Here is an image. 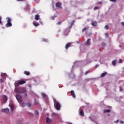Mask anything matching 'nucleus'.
I'll return each mask as SVG.
<instances>
[{
  "mask_svg": "<svg viewBox=\"0 0 124 124\" xmlns=\"http://www.w3.org/2000/svg\"><path fill=\"white\" fill-rule=\"evenodd\" d=\"M16 98L17 100L19 103L22 104V107H26V103L24 102H22V96L19 94H17L16 95Z\"/></svg>",
  "mask_w": 124,
  "mask_h": 124,
  "instance_id": "obj_1",
  "label": "nucleus"
},
{
  "mask_svg": "<svg viewBox=\"0 0 124 124\" xmlns=\"http://www.w3.org/2000/svg\"><path fill=\"white\" fill-rule=\"evenodd\" d=\"M15 93H26V90L24 88H21L20 89H18L16 88L15 90Z\"/></svg>",
  "mask_w": 124,
  "mask_h": 124,
  "instance_id": "obj_2",
  "label": "nucleus"
},
{
  "mask_svg": "<svg viewBox=\"0 0 124 124\" xmlns=\"http://www.w3.org/2000/svg\"><path fill=\"white\" fill-rule=\"evenodd\" d=\"M26 82L25 80H18L17 81H16L15 83H14V85H15L16 87H17L19 86V85H23L24 84H26Z\"/></svg>",
  "mask_w": 124,
  "mask_h": 124,
  "instance_id": "obj_3",
  "label": "nucleus"
},
{
  "mask_svg": "<svg viewBox=\"0 0 124 124\" xmlns=\"http://www.w3.org/2000/svg\"><path fill=\"white\" fill-rule=\"evenodd\" d=\"M54 107L57 110H60L61 109V104L59 102L55 101H54Z\"/></svg>",
  "mask_w": 124,
  "mask_h": 124,
  "instance_id": "obj_4",
  "label": "nucleus"
},
{
  "mask_svg": "<svg viewBox=\"0 0 124 124\" xmlns=\"http://www.w3.org/2000/svg\"><path fill=\"white\" fill-rule=\"evenodd\" d=\"M7 20V24H6V27H11L12 26V23H11V20L10 18L9 17H7L6 18Z\"/></svg>",
  "mask_w": 124,
  "mask_h": 124,
  "instance_id": "obj_5",
  "label": "nucleus"
},
{
  "mask_svg": "<svg viewBox=\"0 0 124 124\" xmlns=\"http://www.w3.org/2000/svg\"><path fill=\"white\" fill-rule=\"evenodd\" d=\"M56 7H58V8H59V9H62V3L60 2L56 3Z\"/></svg>",
  "mask_w": 124,
  "mask_h": 124,
  "instance_id": "obj_6",
  "label": "nucleus"
},
{
  "mask_svg": "<svg viewBox=\"0 0 124 124\" xmlns=\"http://www.w3.org/2000/svg\"><path fill=\"white\" fill-rule=\"evenodd\" d=\"M2 112L8 114L9 112V109L8 108H3L1 110Z\"/></svg>",
  "mask_w": 124,
  "mask_h": 124,
  "instance_id": "obj_7",
  "label": "nucleus"
},
{
  "mask_svg": "<svg viewBox=\"0 0 124 124\" xmlns=\"http://www.w3.org/2000/svg\"><path fill=\"white\" fill-rule=\"evenodd\" d=\"M52 121H53L52 120L49 119V118H46V123L48 124H50L52 122Z\"/></svg>",
  "mask_w": 124,
  "mask_h": 124,
  "instance_id": "obj_8",
  "label": "nucleus"
},
{
  "mask_svg": "<svg viewBox=\"0 0 124 124\" xmlns=\"http://www.w3.org/2000/svg\"><path fill=\"white\" fill-rule=\"evenodd\" d=\"M71 46V43H68V44H66L65 48L66 49L69 48V47Z\"/></svg>",
  "mask_w": 124,
  "mask_h": 124,
  "instance_id": "obj_9",
  "label": "nucleus"
},
{
  "mask_svg": "<svg viewBox=\"0 0 124 124\" xmlns=\"http://www.w3.org/2000/svg\"><path fill=\"white\" fill-rule=\"evenodd\" d=\"M71 95H72L73 98H76L75 93H74V91L73 90L71 91Z\"/></svg>",
  "mask_w": 124,
  "mask_h": 124,
  "instance_id": "obj_10",
  "label": "nucleus"
},
{
  "mask_svg": "<svg viewBox=\"0 0 124 124\" xmlns=\"http://www.w3.org/2000/svg\"><path fill=\"white\" fill-rule=\"evenodd\" d=\"M90 41V39H89L87 41H86V42L85 43L86 46H89L90 45V44L89 43Z\"/></svg>",
  "mask_w": 124,
  "mask_h": 124,
  "instance_id": "obj_11",
  "label": "nucleus"
},
{
  "mask_svg": "<svg viewBox=\"0 0 124 124\" xmlns=\"http://www.w3.org/2000/svg\"><path fill=\"white\" fill-rule=\"evenodd\" d=\"M107 74H108L107 72H105L104 73L101 74V78L105 77L106 75H107Z\"/></svg>",
  "mask_w": 124,
  "mask_h": 124,
  "instance_id": "obj_12",
  "label": "nucleus"
},
{
  "mask_svg": "<svg viewBox=\"0 0 124 124\" xmlns=\"http://www.w3.org/2000/svg\"><path fill=\"white\" fill-rule=\"evenodd\" d=\"M117 61L116 60H113L112 62H111V64L113 66H116V65Z\"/></svg>",
  "mask_w": 124,
  "mask_h": 124,
  "instance_id": "obj_13",
  "label": "nucleus"
},
{
  "mask_svg": "<svg viewBox=\"0 0 124 124\" xmlns=\"http://www.w3.org/2000/svg\"><path fill=\"white\" fill-rule=\"evenodd\" d=\"M25 11H28V10H30V5H27L26 8L24 9Z\"/></svg>",
  "mask_w": 124,
  "mask_h": 124,
  "instance_id": "obj_14",
  "label": "nucleus"
},
{
  "mask_svg": "<svg viewBox=\"0 0 124 124\" xmlns=\"http://www.w3.org/2000/svg\"><path fill=\"white\" fill-rule=\"evenodd\" d=\"M3 97H4V103H5L8 100V98L6 97V95H3Z\"/></svg>",
  "mask_w": 124,
  "mask_h": 124,
  "instance_id": "obj_15",
  "label": "nucleus"
},
{
  "mask_svg": "<svg viewBox=\"0 0 124 124\" xmlns=\"http://www.w3.org/2000/svg\"><path fill=\"white\" fill-rule=\"evenodd\" d=\"M79 114L81 116L84 117V112L83 111V110H81Z\"/></svg>",
  "mask_w": 124,
  "mask_h": 124,
  "instance_id": "obj_16",
  "label": "nucleus"
},
{
  "mask_svg": "<svg viewBox=\"0 0 124 124\" xmlns=\"http://www.w3.org/2000/svg\"><path fill=\"white\" fill-rule=\"evenodd\" d=\"M91 25L94 27H96L97 26V22H93L92 23H91Z\"/></svg>",
  "mask_w": 124,
  "mask_h": 124,
  "instance_id": "obj_17",
  "label": "nucleus"
},
{
  "mask_svg": "<svg viewBox=\"0 0 124 124\" xmlns=\"http://www.w3.org/2000/svg\"><path fill=\"white\" fill-rule=\"evenodd\" d=\"M88 30H89L88 28H84L83 30H82V32L87 31Z\"/></svg>",
  "mask_w": 124,
  "mask_h": 124,
  "instance_id": "obj_18",
  "label": "nucleus"
},
{
  "mask_svg": "<svg viewBox=\"0 0 124 124\" xmlns=\"http://www.w3.org/2000/svg\"><path fill=\"white\" fill-rule=\"evenodd\" d=\"M75 22V21L74 20H73V21H72V22H71V24H70V26H69V28H71V27H72V26L74 25Z\"/></svg>",
  "mask_w": 124,
  "mask_h": 124,
  "instance_id": "obj_19",
  "label": "nucleus"
},
{
  "mask_svg": "<svg viewBox=\"0 0 124 124\" xmlns=\"http://www.w3.org/2000/svg\"><path fill=\"white\" fill-rule=\"evenodd\" d=\"M33 25L35 27H38L39 25H40V24L39 23H35V22H34L33 23Z\"/></svg>",
  "mask_w": 124,
  "mask_h": 124,
  "instance_id": "obj_20",
  "label": "nucleus"
},
{
  "mask_svg": "<svg viewBox=\"0 0 124 124\" xmlns=\"http://www.w3.org/2000/svg\"><path fill=\"white\" fill-rule=\"evenodd\" d=\"M104 113H109L110 112V109H104Z\"/></svg>",
  "mask_w": 124,
  "mask_h": 124,
  "instance_id": "obj_21",
  "label": "nucleus"
},
{
  "mask_svg": "<svg viewBox=\"0 0 124 124\" xmlns=\"http://www.w3.org/2000/svg\"><path fill=\"white\" fill-rule=\"evenodd\" d=\"M41 95H42L43 98H46L47 97L46 94H45V93H42L41 94Z\"/></svg>",
  "mask_w": 124,
  "mask_h": 124,
  "instance_id": "obj_22",
  "label": "nucleus"
},
{
  "mask_svg": "<svg viewBox=\"0 0 124 124\" xmlns=\"http://www.w3.org/2000/svg\"><path fill=\"white\" fill-rule=\"evenodd\" d=\"M10 108H11L12 111H13L14 109L15 108V107L13 105H11V106H10Z\"/></svg>",
  "mask_w": 124,
  "mask_h": 124,
  "instance_id": "obj_23",
  "label": "nucleus"
},
{
  "mask_svg": "<svg viewBox=\"0 0 124 124\" xmlns=\"http://www.w3.org/2000/svg\"><path fill=\"white\" fill-rule=\"evenodd\" d=\"M64 33L66 36H67L68 35L69 33H68L67 30H65Z\"/></svg>",
  "mask_w": 124,
  "mask_h": 124,
  "instance_id": "obj_24",
  "label": "nucleus"
},
{
  "mask_svg": "<svg viewBox=\"0 0 124 124\" xmlns=\"http://www.w3.org/2000/svg\"><path fill=\"white\" fill-rule=\"evenodd\" d=\"M24 74L26 75L27 76L30 75V72L28 71H25Z\"/></svg>",
  "mask_w": 124,
  "mask_h": 124,
  "instance_id": "obj_25",
  "label": "nucleus"
},
{
  "mask_svg": "<svg viewBox=\"0 0 124 124\" xmlns=\"http://www.w3.org/2000/svg\"><path fill=\"white\" fill-rule=\"evenodd\" d=\"M39 18H40L39 16H36L34 18V19H35V20H39Z\"/></svg>",
  "mask_w": 124,
  "mask_h": 124,
  "instance_id": "obj_26",
  "label": "nucleus"
},
{
  "mask_svg": "<svg viewBox=\"0 0 124 124\" xmlns=\"http://www.w3.org/2000/svg\"><path fill=\"white\" fill-rule=\"evenodd\" d=\"M104 28L106 29V30H108L109 29V27L108 25L105 26Z\"/></svg>",
  "mask_w": 124,
  "mask_h": 124,
  "instance_id": "obj_27",
  "label": "nucleus"
},
{
  "mask_svg": "<svg viewBox=\"0 0 124 124\" xmlns=\"http://www.w3.org/2000/svg\"><path fill=\"white\" fill-rule=\"evenodd\" d=\"M38 104V102L37 100H34V105H37Z\"/></svg>",
  "mask_w": 124,
  "mask_h": 124,
  "instance_id": "obj_28",
  "label": "nucleus"
},
{
  "mask_svg": "<svg viewBox=\"0 0 124 124\" xmlns=\"http://www.w3.org/2000/svg\"><path fill=\"white\" fill-rule=\"evenodd\" d=\"M27 106L28 107H29V108H30V107H31V103H27Z\"/></svg>",
  "mask_w": 124,
  "mask_h": 124,
  "instance_id": "obj_29",
  "label": "nucleus"
},
{
  "mask_svg": "<svg viewBox=\"0 0 124 124\" xmlns=\"http://www.w3.org/2000/svg\"><path fill=\"white\" fill-rule=\"evenodd\" d=\"M97 9H99V7L96 6L94 7V10H97Z\"/></svg>",
  "mask_w": 124,
  "mask_h": 124,
  "instance_id": "obj_30",
  "label": "nucleus"
},
{
  "mask_svg": "<svg viewBox=\"0 0 124 124\" xmlns=\"http://www.w3.org/2000/svg\"><path fill=\"white\" fill-rule=\"evenodd\" d=\"M34 113L36 115H38L39 114L38 110H35V111H34Z\"/></svg>",
  "mask_w": 124,
  "mask_h": 124,
  "instance_id": "obj_31",
  "label": "nucleus"
},
{
  "mask_svg": "<svg viewBox=\"0 0 124 124\" xmlns=\"http://www.w3.org/2000/svg\"><path fill=\"white\" fill-rule=\"evenodd\" d=\"M90 73V71H87L85 72V73L84 74V75H87L88 74V73Z\"/></svg>",
  "mask_w": 124,
  "mask_h": 124,
  "instance_id": "obj_32",
  "label": "nucleus"
},
{
  "mask_svg": "<svg viewBox=\"0 0 124 124\" xmlns=\"http://www.w3.org/2000/svg\"><path fill=\"white\" fill-rule=\"evenodd\" d=\"M110 1H112V2H116L117 0H110Z\"/></svg>",
  "mask_w": 124,
  "mask_h": 124,
  "instance_id": "obj_33",
  "label": "nucleus"
},
{
  "mask_svg": "<svg viewBox=\"0 0 124 124\" xmlns=\"http://www.w3.org/2000/svg\"><path fill=\"white\" fill-rule=\"evenodd\" d=\"M120 63H121L122 62H123V60L122 59H119V60L118 61Z\"/></svg>",
  "mask_w": 124,
  "mask_h": 124,
  "instance_id": "obj_34",
  "label": "nucleus"
},
{
  "mask_svg": "<svg viewBox=\"0 0 124 124\" xmlns=\"http://www.w3.org/2000/svg\"><path fill=\"white\" fill-rule=\"evenodd\" d=\"M1 19H2L1 17H0V24H2Z\"/></svg>",
  "mask_w": 124,
  "mask_h": 124,
  "instance_id": "obj_35",
  "label": "nucleus"
},
{
  "mask_svg": "<svg viewBox=\"0 0 124 124\" xmlns=\"http://www.w3.org/2000/svg\"><path fill=\"white\" fill-rule=\"evenodd\" d=\"M105 36H106V37H108V36H109V34L108 33H106Z\"/></svg>",
  "mask_w": 124,
  "mask_h": 124,
  "instance_id": "obj_36",
  "label": "nucleus"
},
{
  "mask_svg": "<svg viewBox=\"0 0 124 124\" xmlns=\"http://www.w3.org/2000/svg\"><path fill=\"white\" fill-rule=\"evenodd\" d=\"M106 46V44H105V43L102 44V46Z\"/></svg>",
  "mask_w": 124,
  "mask_h": 124,
  "instance_id": "obj_37",
  "label": "nucleus"
},
{
  "mask_svg": "<svg viewBox=\"0 0 124 124\" xmlns=\"http://www.w3.org/2000/svg\"><path fill=\"white\" fill-rule=\"evenodd\" d=\"M56 114L55 113H52V116H56Z\"/></svg>",
  "mask_w": 124,
  "mask_h": 124,
  "instance_id": "obj_38",
  "label": "nucleus"
},
{
  "mask_svg": "<svg viewBox=\"0 0 124 124\" xmlns=\"http://www.w3.org/2000/svg\"><path fill=\"white\" fill-rule=\"evenodd\" d=\"M62 22H57V25H61V24L62 23Z\"/></svg>",
  "mask_w": 124,
  "mask_h": 124,
  "instance_id": "obj_39",
  "label": "nucleus"
},
{
  "mask_svg": "<svg viewBox=\"0 0 124 124\" xmlns=\"http://www.w3.org/2000/svg\"><path fill=\"white\" fill-rule=\"evenodd\" d=\"M56 16H52V17H51V19L52 20H54V18H56Z\"/></svg>",
  "mask_w": 124,
  "mask_h": 124,
  "instance_id": "obj_40",
  "label": "nucleus"
},
{
  "mask_svg": "<svg viewBox=\"0 0 124 124\" xmlns=\"http://www.w3.org/2000/svg\"><path fill=\"white\" fill-rule=\"evenodd\" d=\"M121 25L122 26L124 27V22H122Z\"/></svg>",
  "mask_w": 124,
  "mask_h": 124,
  "instance_id": "obj_41",
  "label": "nucleus"
},
{
  "mask_svg": "<svg viewBox=\"0 0 124 124\" xmlns=\"http://www.w3.org/2000/svg\"><path fill=\"white\" fill-rule=\"evenodd\" d=\"M98 4H102V2L100 1L98 3Z\"/></svg>",
  "mask_w": 124,
  "mask_h": 124,
  "instance_id": "obj_42",
  "label": "nucleus"
},
{
  "mask_svg": "<svg viewBox=\"0 0 124 124\" xmlns=\"http://www.w3.org/2000/svg\"><path fill=\"white\" fill-rule=\"evenodd\" d=\"M120 91H123V88L120 87Z\"/></svg>",
  "mask_w": 124,
  "mask_h": 124,
  "instance_id": "obj_43",
  "label": "nucleus"
},
{
  "mask_svg": "<svg viewBox=\"0 0 124 124\" xmlns=\"http://www.w3.org/2000/svg\"><path fill=\"white\" fill-rule=\"evenodd\" d=\"M0 83H2V79H0Z\"/></svg>",
  "mask_w": 124,
  "mask_h": 124,
  "instance_id": "obj_44",
  "label": "nucleus"
},
{
  "mask_svg": "<svg viewBox=\"0 0 124 124\" xmlns=\"http://www.w3.org/2000/svg\"><path fill=\"white\" fill-rule=\"evenodd\" d=\"M120 123H121V124H124V121H120Z\"/></svg>",
  "mask_w": 124,
  "mask_h": 124,
  "instance_id": "obj_45",
  "label": "nucleus"
},
{
  "mask_svg": "<svg viewBox=\"0 0 124 124\" xmlns=\"http://www.w3.org/2000/svg\"><path fill=\"white\" fill-rule=\"evenodd\" d=\"M119 122V120H117V121H115V123H117Z\"/></svg>",
  "mask_w": 124,
  "mask_h": 124,
  "instance_id": "obj_46",
  "label": "nucleus"
},
{
  "mask_svg": "<svg viewBox=\"0 0 124 124\" xmlns=\"http://www.w3.org/2000/svg\"><path fill=\"white\" fill-rule=\"evenodd\" d=\"M17 0V1H22V0Z\"/></svg>",
  "mask_w": 124,
  "mask_h": 124,
  "instance_id": "obj_47",
  "label": "nucleus"
},
{
  "mask_svg": "<svg viewBox=\"0 0 124 124\" xmlns=\"http://www.w3.org/2000/svg\"><path fill=\"white\" fill-rule=\"evenodd\" d=\"M29 87L30 88H31V85H29Z\"/></svg>",
  "mask_w": 124,
  "mask_h": 124,
  "instance_id": "obj_48",
  "label": "nucleus"
},
{
  "mask_svg": "<svg viewBox=\"0 0 124 124\" xmlns=\"http://www.w3.org/2000/svg\"><path fill=\"white\" fill-rule=\"evenodd\" d=\"M25 96H27V94L25 93Z\"/></svg>",
  "mask_w": 124,
  "mask_h": 124,
  "instance_id": "obj_49",
  "label": "nucleus"
},
{
  "mask_svg": "<svg viewBox=\"0 0 124 124\" xmlns=\"http://www.w3.org/2000/svg\"><path fill=\"white\" fill-rule=\"evenodd\" d=\"M31 116H33V114H31Z\"/></svg>",
  "mask_w": 124,
  "mask_h": 124,
  "instance_id": "obj_50",
  "label": "nucleus"
},
{
  "mask_svg": "<svg viewBox=\"0 0 124 124\" xmlns=\"http://www.w3.org/2000/svg\"><path fill=\"white\" fill-rule=\"evenodd\" d=\"M35 16H39L38 15H36Z\"/></svg>",
  "mask_w": 124,
  "mask_h": 124,
  "instance_id": "obj_51",
  "label": "nucleus"
},
{
  "mask_svg": "<svg viewBox=\"0 0 124 124\" xmlns=\"http://www.w3.org/2000/svg\"><path fill=\"white\" fill-rule=\"evenodd\" d=\"M97 67H98L97 65H95V68H97Z\"/></svg>",
  "mask_w": 124,
  "mask_h": 124,
  "instance_id": "obj_52",
  "label": "nucleus"
},
{
  "mask_svg": "<svg viewBox=\"0 0 124 124\" xmlns=\"http://www.w3.org/2000/svg\"><path fill=\"white\" fill-rule=\"evenodd\" d=\"M69 124H72V123H70Z\"/></svg>",
  "mask_w": 124,
  "mask_h": 124,
  "instance_id": "obj_53",
  "label": "nucleus"
}]
</instances>
